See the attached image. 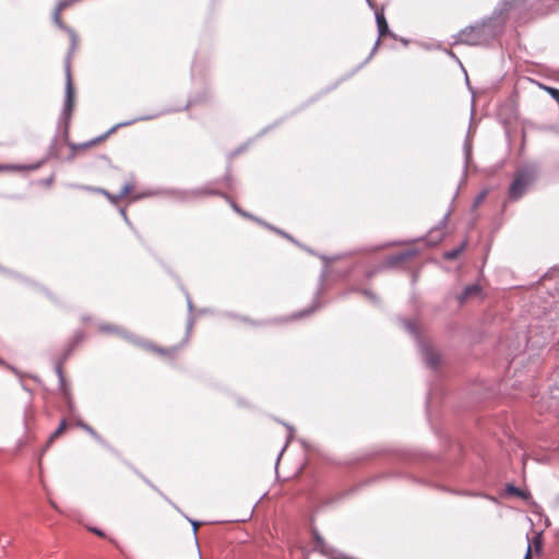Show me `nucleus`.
Masks as SVG:
<instances>
[{"label":"nucleus","mask_w":559,"mask_h":559,"mask_svg":"<svg viewBox=\"0 0 559 559\" xmlns=\"http://www.w3.org/2000/svg\"><path fill=\"white\" fill-rule=\"evenodd\" d=\"M533 7V0H502L492 16L475 25H471L456 34V45H481L501 34L504 25L503 16L521 17Z\"/></svg>","instance_id":"nucleus-1"},{"label":"nucleus","mask_w":559,"mask_h":559,"mask_svg":"<svg viewBox=\"0 0 559 559\" xmlns=\"http://www.w3.org/2000/svg\"><path fill=\"white\" fill-rule=\"evenodd\" d=\"M537 176L538 167L534 164L525 165L520 168L509 188L510 199L519 200L522 198L527 187L537 179Z\"/></svg>","instance_id":"nucleus-2"},{"label":"nucleus","mask_w":559,"mask_h":559,"mask_svg":"<svg viewBox=\"0 0 559 559\" xmlns=\"http://www.w3.org/2000/svg\"><path fill=\"white\" fill-rule=\"evenodd\" d=\"M95 192L103 194L111 204L117 205L122 199H130L131 201H136L145 195L142 193H136V186L133 179L126 180L123 182L122 189L119 194H112L103 188L94 189Z\"/></svg>","instance_id":"nucleus-3"},{"label":"nucleus","mask_w":559,"mask_h":559,"mask_svg":"<svg viewBox=\"0 0 559 559\" xmlns=\"http://www.w3.org/2000/svg\"><path fill=\"white\" fill-rule=\"evenodd\" d=\"M117 128H118V126H115L110 130L105 132L104 134H102V135H99L97 138H94V139L90 140L87 142H84V143H72V142H69L68 146L70 147V150L72 151L73 154H76L79 152H83V151L90 150V148L95 147V146L102 144L103 142H105L106 139L111 133H114L117 130Z\"/></svg>","instance_id":"nucleus-4"},{"label":"nucleus","mask_w":559,"mask_h":559,"mask_svg":"<svg viewBox=\"0 0 559 559\" xmlns=\"http://www.w3.org/2000/svg\"><path fill=\"white\" fill-rule=\"evenodd\" d=\"M480 299H483V288L479 284L467 285L463 292L456 296V302L460 305Z\"/></svg>","instance_id":"nucleus-5"},{"label":"nucleus","mask_w":559,"mask_h":559,"mask_svg":"<svg viewBox=\"0 0 559 559\" xmlns=\"http://www.w3.org/2000/svg\"><path fill=\"white\" fill-rule=\"evenodd\" d=\"M421 353L426 364L431 368H437L442 361L440 350L432 344H423Z\"/></svg>","instance_id":"nucleus-6"},{"label":"nucleus","mask_w":559,"mask_h":559,"mask_svg":"<svg viewBox=\"0 0 559 559\" xmlns=\"http://www.w3.org/2000/svg\"><path fill=\"white\" fill-rule=\"evenodd\" d=\"M66 76H67V82H66L64 114L69 118L73 110V107H74V86L72 83L71 71H70L69 64L67 66Z\"/></svg>","instance_id":"nucleus-7"},{"label":"nucleus","mask_w":559,"mask_h":559,"mask_svg":"<svg viewBox=\"0 0 559 559\" xmlns=\"http://www.w3.org/2000/svg\"><path fill=\"white\" fill-rule=\"evenodd\" d=\"M146 350L165 357L167 359H175L177 353L180 349V346H171V347H162L154 344H147L145 346Z\"/></svg>","instance_id":"nucleus-8"},{"label":"nucleus","mask_w":559,"mask_h":559,"mask_svg":"<svg viewBox=\"0 0 559 559\" xmlns=\"http://www.w3.org/2000/svg\"><path fill=\"white\" fill-rule=\"evenodd\" d=\"M414 255V252L412 250L403 251L396 254H393L388 258L386 264L390 266L397 265L400 263H403L411 259Z\"/></svg>","instance_id":"nucleus-9"},{"label":"nucleus","mask_w":559,"mask_h":559,"mask_svg":"<svg viewBox=\"0 0 559 559\" xmlns=\"http://www.w3.org/2000/svg\"><path fill=\"white\" fill-rule=\"evenodd\" d=\"M532 545L534 546V549H535L536 552H540L542 551V547H543L542 533H537L533 537L532 543L528 540L527 550H526L524 559H531Z\"/></svg>","instance_id":"nucleus-10"},{"label":"nucleus","mask_w":559,"mask_h":559,"mask_svg":"<svg viewBox=\"0 0 559 559\" xmlns=\"http://www.w3.org/2000/svg\"><path fill=\"white\" fill-rule=\"evenodd\" d=\"M376 17H377L379 37L382 38L389 34V25H388V22L385 20L383 12H377Z\"/></svg>","instance_id":"nucleus-11"},{"label":"nucleus","mask_w":559,"mask_h":559,"mask_svg":"<svg viewBox=\"0 0 559 559\" xmlns=\"http://www.w3.org/2000/svg\"><path fill=\"white\" fill-rule=\"evenodd\" d=\"M68 424L66 419H62L58 426V428L50 435L47 444L50 445L56 439L64 433L67 430Z\"/></svg>","instance_id":"nucleus-12"},{"label":"nucleus","mask_w":559,"mask_h":559,"mask_svg":"<svg viewBox=\"0 0 559 559\" xmlns=\"http://www.w3.org/2000/svg\"><path fill=\"white\" fill-rule=\"evenodd\" d=\"M56 370H57V373H58V377H59L60 389H61L63 395L66 397H68V395H69V386H68V384L66 382L64 374H63V371H62V367H61L60 364L57 366Z\"/></svg>","instance_id":"nucleus-13"},{"label":"nucleus","mask_w":559,"mask_h":559,"mask_svg":"<svg viewBox=\"0 0 559 559\" xmlns=\"http://www.w3.org/2000/svg\"><path fill=\"white\" fill-rule=\"evenodd\" d=\"M78 426L84 429L90 436H92L95 440L100 441V436L97 433V431L91 427L88 424L79 421Z\"/></svg>","instance_id":"nucleus-14"},{"label":"nucleus","mask_w":559,"mask_h":559,"mask_svg":"<svg viewBox=\"0 0 559 559\" xmlns=\"http://www.w3.org/2000/svg\"><path fill=\"white\" fill-rule=\"evenodd\" d=\"M70 36V40H71V48H70V52H72L79 45V36L78 34L72 29V28H67L66 29Z\"/></svg>","instance_id":"nucleus-15"},{"label":"nucleus","mask_w":559,"mask_h":559,"mask_svg":"<svg viewBox=\"0 0 559 559\" xmlns=\"http://www.w3.org/2000/svg\"><path fill=\"white\" fill-rule=\"evenodd\" d=\"M61 13L62 11H58V9H55V12H53V22L56 23V25H58L60 28L62 29H67L68 27L64 25L63 21H62V17H61Z\"/></svg>","instance_id":"nucleus-16"},{"label":"nucleus","mask_w":559,"mask_h":559,"mask_svg":"<svg viewBox=\"0 0 559 559\" xmlns=\"http://www.w3.org/2000/svg\"><path fill=\"white\" fill-rule=\"evenodd\" d=\"M506 490H507L508 493H511V495H514V496H519V497H522V498H526V495L521 489L515 487L514 485L509 484L507 486Z\"/></svg>","instance_id":"nucleus-17"},{"label":"nucleus","mask_w":559,"mask_h":559,"mask_svg":"<svg viewBox=\"0 0 559 559\" xmlns=\"http://www.w3.org/2000/svg\"><path fill=\"white\" fill-rule=\"evenodd\" d=\"M463 150L465 155V162L466 164H468L472 156V143L468 139L465 141Z\"/></svg>","instance_id":"nucleus-18"},{"label":"nucleus","mask_w":559,"mask_h":559,"mask_svg":"<svg viewBox=\"0 0 559 559\" xmlns=\"http://www.w3.org/2000/svg\"><path fill=\"white\" fill-rule=\"evenodd\" d=\"M75 1L76 0H62L57 4L56 9H58V11H63L72 5Z\"/></svg>","instance_id":"nucleus-19"},{"label":"nucleus","mask_w":559,"mask_h":559,"mask_svg":"<svg viewBox=\"0 0 559 559\" xmlns=\"http://www.w3.org/2000/svg\"><path fill=\"white\" fill-rule=\"evenodd\" d=\"M549 95L559 103V90L550 86H543Z\"/></svg>","instance_id":"nucleus-20"},{"label":"nucleus","mask_w":559,"mask_h":559,"mask_svg":"<svg viewBox=\"0 0 559 559\" xmlns=\"http://www.w3.org/2000/svg\"><path fill=\"white\" fill-rule=\"evenodd\" d=\"M485 198H486V191H484V192L479 193V194L476 197L475 201H474V207H477V206L483 202V200H484Z\"/></svg>","instance_id":"nucleus-21"},{"label":"nucleus","mask_w":559,"mask_h":559,"mask_svg":"<svg viewBox=\"0 0 559 559\" xmlns=\"http://www.w3.org/2000/svg\"><path fill=\"white\" fill-rule=\"evenodd\" d=\"M456 63L461 67V69L463 70L464 74H465V78H466V82L468 83V78H467V74H466V71L462 64V62H460V60L456 58Z\"/></svg>","instance_id":"nucleus-22"},{"label":"nucleus","mask_w":559,"mask_h":559,"mask_svg":"<svg viewBox=\"0 0 559 559\" xmlns=\"http://www.w3.org/2000/svg\"><path fill=\"white\" fill-rule=\"evenodd\" d=\"M465 248V243H462L460 246H456V257L460 254L461 251H463Z\"/></svg>","instance_id":"nucleus-23"},{"label":"nucleus","mask_w":559,"mask_h":559,"mask_svg":"<svg viewBox=\"0 0 559 559\" xmlns=\"http://www.w3.org/2000/svg\"><path fill=\"white\" fill-rule=\"evenodd\" d=\"M444 257L447 259H454V251H448L447 253H444Z\"/></svg>","instance_id":"nucleus-24"},{"label":"nucleus","mask_w":559,"mask_h":559,"mask_svg":"<svg viewBox=\"0 0 559 559\" xmlns=\"http://www.w3.org/2000/svg\"><path fill=\"white\" fill-rule=\"evenodd\" d=\"M92 532H94L95 534H97L98 536H104V533L99 530H96V528H93Z\"/></svg>","instance_id":"nucleus-25"},{"label":"nucleus","mask_w":559,"mask_h":559,"mask_svg":"<svg viewBox=\"0 0 559 559\" xmlns=\"http://www.w3.org/2000/svg\"><path fill=\"white\" fill-rule=\"evenodd\" d=\"M121 214H122L123 217H126L127 216L126 210H121Z\"/></svg>","instance_id":"nucleus-26"},{"label":"nucleus","mask_w":559,"mask_h":559,"mask_svg":"<svg viewBox=\"0 0 559 559\" xmlns=\"http://www.w3.org/2000/svg\"><path fill=\"white\" fill-rule=\"evenodd\" d=\"M316 539L318 543H321V538L318 535H316Z\"/></svg>","instance_id":"nucleus-27"},{"label":"nucleus","mask_w":559,"mask_h":559,"mask_svg":"<svg viewBox=\"0 0 559 559\" xmlns=\"http://www.w3.org/2000/svg\"><path fill=\"white\" fill-rule=\"evenodd\" d=\"M10 544H11V540H7V544H5V545H3V548H5V547H7L8 545H10Z\"/></svg>","instance_id":"nucleus-28"}]
</instances>
